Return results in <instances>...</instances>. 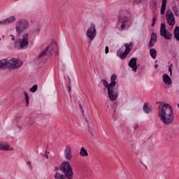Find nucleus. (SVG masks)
Wrapping results in <instances>:
<instances>
[{
	"mask_svg": "<svg viewBox=\"0 0 179 179\" xmlns=\"http://www.w3.org/2000/svg\"><path fill=\"white\" fill-rule=\"evenodd\" d=\"M69 82H71V78H69Z\"/></svg>",
	"mask_w": 179,
	"mask_h": 179,
	"instance_id": "nucleus-52",
	"label": "nucleus"
},
{
	"mask_svg": "<svg viewBox=\"0 0 179 179\" xmlns=\"http://www.w3.org/2000/svg\"><path fill=\"white\" fill-rule=\"evenodd\" d=\"M113 111H114V113H113V117H114V115L115 114V108L113 107Z\"/></svg>",
	"mask_w": 179,
	"mask_h": 179,
	"instance_id": "nucleus-50",
	"label": "nucleus"
},
{
	"mask_svg": "<svg viewBox=\"0 0 179 179\" xmlns=\"http://www.w3.org/2000/svg\"><path fill=\"white\" fill-rule=\"evenodd\" d=\"M139 3H142V0H134L133 5H139Z\"/></svg>",
	"mask_w": 179,
	"mask_h": 179,
	"instance_id": "nucleus-32",
	"label": "nucleus"
},
{
	"mask_svg": "<svg viewBox=\"0 0 179 179\" xmlns=\"http://www.w3.org/2000/svg\"><path fill=\"white\" fill-rule=\"evenodd\" d=\"M48 50H50V45H48L46 48L39 55L38 58H43V57H45L47 55V52H48Z\"/></svg>",
	"mask_w": 179,
	"mask_h": 179,
	"instance_id": "nucleus-26",
	"label": "nucleus"
},
{
	"mask_svg": "<svg viewBox=\"0 0 179 179\" xmlns=\"http://www.w3.org/2000/svg\"><path fill=\"white\" fill-rule=\"evenodd\" d=\"M162 79L165 85H171V83H173V81L171 80V78H170V76L167 73H164L162 76Z\"/></svg>",
	"mask_w": 179,
	"mask_h": 179,
	"instance_id": "nucleus-17",
	"label": "nucleus"
},
{
	"mask_svg": "<svg viewBox=\"0 0 179 179\" xmlns=\"http://www.w3.org/2000/svg\"><path fill=\"white\" fill-rule=\"evenodd\" d=\"M118 23H121L120 29L124 30L127 26L132 24V17L126 11H121L118 15Z\"/></svg>",
	"mask_w": 179,
	"mask_h": 179,
	"instance_id": "nucleus-3",
	"label": "nucleus"
},
{
	"mask_svg": "<svg viewBox=\"0 0 179 179\" xmlns=\"http://www.w3.org/2000/svg\"><path fill=\"white\" fill-rule=\"evenodd\" d=\"M37 89H38L37 85H34L33 87H31L29 89V92H31V93H36V92H37Z\"/></svg>",
	"mask_w": 179,
	"mask_h": 179,
	"instance_id": "nucleus-29",
	"label": "nucleus"
},
{
	"mask_svg": "<svg viewBox=\"0 0 179 179\" xmlns=\"http://www.w3.org/2000/svg\"><path fill=\"white\" fill-rule=\"evenodd\" d=\"M52 44H55V45H56V47H58V43L55 41L52 42Z\"/></svg>",
	"mask_w": 179,
	"mask_h": 179,
	"instance_id": "nucleus-47",
	"label": "nucleus"
},
{
	"mask_svg": "<svg viewBox=\"0 0 179 179\" xmlns=\"http://www.w3.org/2000/svg\"><path fill=\"white\" fill-rule=\"evenodd\" d=\"M166 6H167V0H162L161 15H164V13H166Z\"/></svg>",
	"mask_w": 179,
	"mask_h": 179,
	"instance_id": "nucleus-19",
	"label": "nucleus"
},
{
	"mask_svg": "<svg viewBox=\"0 0 179 179\" xmlns=\"http://www.w3.org/2000/svg\"><path fill=\"white\" fill-rule=\"evenodd\" d=\"M166 16L168 24H169V26H174V24H176V17H174V14H173V11L168 10Z\"/></svg>",
	"mask_w": 179,
	"mask_h": 179,
	"instance_id": "nucleus-10",
	"label": "nucleus"
},
{
	"mask_svg": "<svg viewBox=\"0 0 179 179\" xmlns=\"http://www.w3.org/2000/svg\"><path fill=\"white\" fill-rule=\"evenodd\" d=\"M138 127H139L138 124H135V125H134V131L136 130V129L138 128Z\"/></svg>",
	"mask_w": 179,
	"mask_h": 179,
	"instance_id": "nucleus-44",
	"label": "nucleus"
},
{
	"mask_svg": "<svg viewBox=\"0 0 179 179\" xmlns=\"http://www.w3.org/2000/svg\"><path fill=\"white\" fill-rule=\"evenodd\" d=\"M68 89H69V93H71V92H72V87L71 85H69L68 87Z\"/></svg>",
	"mask_w": 179,
	"mask_h": 179,
	"instance_id": "nucleus-41",
	"label": "nucleus"
},
{
	"mask_svg": "<svg viewBox=\"0 0 179 179\" xmlns=\"http://www.w3.org/2000/svg\"><path fill=\"white\" fill-rule=\"evenodd\" d=\"M43 156L45 157V159H48V155L47 154V150L45 151V154Z\"/></svg>",
	"mask_w": 179,
	"mask_h": 179,
	"instance_id": "nucleus-42",
	"label": "nucleus"
},
{
	"mask_svg": "<svg viewBox=\"0 0 179 179\" xmlns=\"http://www.w3.org/2000/svg\"><path fill=\"white\" fill-rule=\"evenodd\" d=\"M6 20V22L7 23V24H10V23H13L15 22H16V17H15L14 15L10 16Z\"/></svg>",
	"mask_w": 179,
	"mask_h": 179,
	"instance_id": "nucleus-23",
	"label": "nucleus"
},
{
	"mask_svg": "<svg viewBox=\"0 0 179 179\" xmlns=\"http://www.w3.org/2000/svg\"><path fill=\"white\" fill-rule=\"evenodd\" d=\"M14 122L17 123V128H20V129L22 128V126L19 125V124H20V122H22V117L16 116L15 119L14 120Z\"/></svg>",
	"mask_w": 179,
	"mask_h": 179,
	"instance_id": "nucleus-25",
	"label": "nucleus"
},
{
	"mask_svg": "<svg viewBox=\"0 0 179 179\" xmlns=\"http://www.w3.org/2000/svg\"><path fill=\"white\" fill-rule=\"evenodd\" d=\"M154 68L155 69H157V68H159V64H155Z\"/></svg>",
	"mask_w": 179,
	"mask_h": 179,
	"instance_id": "nucleus-48",
	"label": "nucleus"
},
{
	"mask_svg": "<svg viewBox=\"0 0 179 179\" xmlns=\"http://www.w3.org/2000/svg\"><path fill=\"white\" fill-rule=\"evenodd\" d=\"M15 47H20V50H26L29 47V34L23 35L22 38L17 39L15 42Z\"/></svg>",
	"mask_w": 179,
	"mask_h": 179,
	"instance_id": "nucleus-7",
	"label": "nucleus"
},
{
	"mask_svg": "<svg viewBox=\"0 0 179 179\" xmlns=\"http://www.w3.org/2000/svg\"><path fill=\"white\" fill-rule=\"evenodd\" d=\"M169 72H170V75H173V64H171V65L169 67Z\"/></svg>",
	"mask_w": 179,
	"mask_h": 179,
	"instance_id": "nucleus-33",
	"label": "nucleus"
},
{
	"mask_svg": "<svg viewBox=\"0 0 179 179\" xmlns=\"http://www.w3.org/2000/svg\"><path fill=\"white\" fill-rule=\"evenodd\" d=\"M22 62L20 59L15 58L10 59H3L0 60V69H3L4 68H9V69H19L22 65Z\"/></svg>",
	"mask_w": 179,
	"mask_h": 179,
	"instance_id": "nucleus-2",
	"label": "nucleus"
},
{
	"mask_svg": "<svg viewBox=\"0 0 179 179\" xmlns=\"http://www.w3.org/2000/svg\"><path fill=\"white\" fill-rule=\"evenodd\" d=\"M160 36L162 37H164L165 40H171V38L173 37V34H171V32L169 31H166L165 32H162V34H160Z\"/></svg>",
	"mask_w": 179,
	"mask_h": 179,
	"instance_id": "nucleus-18",
	"label": "nucleus"
},
{
	"mask_svg": "<svg viewBox=\"0 0 179 179\" xmlns=\"http://www.w3.org/2000/svg\"><path fill=\"white\" fill-rule=\"evenodd\" d=\"M143 110L145 114H150L153 111V106H149V103H145Z\"/></svg>",
	"mask_w": 179,
	"mask_h": 179,
	"instance_id": "nucleus-15",
	"label": "nucleus"
},
{
	"mask_svg": "<svg viewBox=\"0 0 179 179\" xmlns=\"http://www.w3.org/2000/svg\"><path fill=\"white\" fill-rule=\"evenodd\" d=\"M138 59L136 57L131 58L129 62V66L132 68L134 72L138 71Z\"/></svg>",
	"mask_w": 179,
	"mask_h": 179,
	"instance_id": "nucleus-13",
	"label": "nucleus"
},
{
	"mask_svg": "<svg viewBox=\"0 0 179 179\" xmlns=\"http://www.w3.org/2000/svg\"><path fill=\"white\" fill-rule=\"evenodd\" d=\"M117 83H115L113 85H110V87L107 90L108 96L110 100V101H115L117 99H118L119 90L118 89H115V85Z\"/></svg>",
	"mask_w": 179,
	"mask_h": 179,
	"instance_id": "nucleus-8",
	"label": "nucleus"
},
{
	"mask_svg": "<svg viewBox=\"0 0 179 179\" xmlns=\"http://www.w3.org/2000/svg\"><path fill=\"white\" fill-rule=\"evenodd\" d=\"M105 52H106V54H108V52H110V50H109V48L108 46H106L105 48Z\"/></svg>",
	"mask_w": 179,
	"mask_h": 179,
	"instance_id": "nucleus-39",
	"label": "nucleus"
},
{
	"mask_svg": "<svg viewBox=\"0 0 179 179\" xmlns=\"http://www.w3.org/2000/svg\"><path fill=\"white\" fill-rule=\"evenodd\" d=\"M0 150H13V148H9V144L4 141H0Z\"/></svg>",
	"mask_w": 179,
	"mask_h": 179,
	"instance_id": "nucleus-16",
	"label": "nucleus"
},
{
	"mask_svg": "<svg viewBox=\"0 0 179 179\" xmlns=\"http://www.w3.org/2000/svg\"><path fill=\"white\" fill-rule=\"evenodd\" d=\"M41 30V29H40V27L36 28V31H37L38 33H40V31Z\"/></svg>",
	"mask_w": 179,
	"mask_h": 179,
	"instance_id": "nucleus-46",
	"label": "nucleus"
},
{
	"mask_svg": "<svg viewBox=\"0 0 179 179\" xmlns=\"http://www.w3.org/2000/svg\"><path fill=\"white\" fill-rule=\"evenodd\" d=\"M150 55L152 58V59H156L157 57V51L155 48H151L150 50Z\"/></svg>",
	"mask_w": 179,
	"mask_h": 179,
	"instance_id": "nucleus-22",
	"label": "nucleus"
},
{
	"mask_svg": "<svg viewBox=\"0 0 179 179\" xmlns=\"http://www.w3.org/2000/svg\"><path fill=\"white\" fill-rule=\"evenodd\" d=\"M124 46L125 47L124 51V48H121L117 51V56L119 57L120 59H125V58L128 57V55L132 51V48H134V43L132 42L124 43Z\"/></svg>",
	"mask_w": 179,
	"mask_h": 179,
	"instance_id": "nucleus-5",
	"label": "nucleus"
},
{
	"mask_svg": "<svg viewBox=\"0 0 179 179\" xmlns=\"http://www.w3.org/2000/svg\"><path fill=\"white\" fill-rule=\"evenodd\" d=\"M60 171L64 173L66 178L73 179V169L68 161L63 162L60 165Z\"/></svg>",
	"mask_w": 179,
	"mask_h": 179,
	"instance_id": "nucleus-4",
	"label": "nucleus"
},
{
	"mask_svg": "<svg viewBox=\"0 0 179 179\" xmlns=\"http://www.w3.org/2000/svg\"><path fill=\"white\" fill-rule=\"evenodd\" d=\"M79 107H80V109L81 110V113L83 115H85V110H83V106L80 103Z\"/></svg>",
	"mask_w": 179,
	"mask_h": 179,
	"instance_id": "nucleus-35",
	"label": "nucleus"
},
{
	"mask_svg": "<svg viewBox=\"0 0 179 179\" xmlns=\"http://www.w3.org/2000/svg\"><path fill=\"white\" fill-rule=\"evenodd\" d=\"M86 122H87L88 131L91 134L92 136H93V129L89 125V120H87V119H86Z\"/></svg>",
	"mask_w": 179,
	"mask_h": 179,
	"instance_id": "nucleus-30",
	"label": "nucleus"
},
{
	"mask_svg": "<svg viewBox=\"0 0 179 179\" xmlns=\"http://www.w3.org/2000/svg\"><path fill=\"white\" fill-rule=\"evenodd\" d=\"M59 170H61V166L55 167L54 169V171H55V173H57V171H58Z\"/></svg>",
	"mask_w": 179,
	"mask_h": 179,
	"instance_id": "nucleus-38",
	"label": "nucleus"
},
{
	"mask_svg": "<svg viewBox=\"0 0 179 179\" xmlns=\"http://www.w3.org/2000/svg\"><path fill=\"white\" fill-rule=\"evenodd\" d=\"M99 87H101V85H100V84H99Z\"/></svg>",
	"mask_w": 179,
	"mask_h": 179,
	"instance_id": "nucleus-53",
	"label": "nucleus"
},
{
	"mask_svg": "<svg viewBox=\"0 0 179 179\" xmlns=\"http://www.w3.org/2000/svg\"><path fill=\"white\" fill-rule=\"evenodd\" d=\"M24 94L25 96V101H26V106H29V103L30 101V97L29 96V94L27 92H24Z\"/></svg>",
	"mask_w": 179,
	"mask_h": 179,
	"instance_id": "nucleus-28",
	"label": "nucleus"
},
{
	"mask_svg": "<svg viewBox=\"0 0 179 179\" xmlns=\"http://www.w3.org/2000/svg\"><path fill=\"white\" fill-rule=\"evenodd\" d=\"M157 20V18H156V17H154L152 18V24H151V27H155V24H156Z\"/></svg>",
	"mask_w": 179,
	"mask_h": 179,
	"instance_id": "nucleus-31",
	"label": "nucleus"
},
{
	"mask_svg": "<svg viewBox=\"0 0 179 179\" xmlns=\"http://www.w3.org/2000/svg\"><path fill=\"white\" fill-rule=\"evenodd\" d=\"M172 10L173 12V13H175L176 12L178 11V7H177V6H175L172 8Z\"/></svg>",
	"mask_w": 179,
	"mask_h": 179,
	"instance_id": "nucleus-34",
	"label": "nucleus"
},
{
	"mask_svg": "<svg viewBox=\"0 0 179 179\" xmlns=\"http://www.w3.org/2000/svg\"><path fill=\"white\" fill-rule=\"evenodd\" d=\"M27 166H29L30 170H33V167L31 166V162H27Z\"/></svg>",
	"mask_w": 179,
	"mask_h": 179,
	"instance_id": "nucleus-37",
	"label": "nucleus"
},
{
	"mask_svg": "<svg viewBox=\"0 0 179 179\" xmlns=\"http://www.w3.org/2000/svg\"><path fill=\"white\" fill-rule=\"evenodd\" d=\"M166 31H169V30H167L166 29V24L164 23H161V28H160V34H162V33H164Z\"/></svg>",
	"mask_w": 179,
	"mask_h": 179,
	"instance_id": "nucleus-27",
	"label": "nucleus"
},
{
	"mask_svg": "<svg viewBox=\"0 0 179 179\" xmlns=\"http://www.w3.org/2000/svg\"><path fill=\"white\" fill-rule=\"evenodd\" d=\"M80 156L82 157H86L89 156V153L87 152V150L85 147H82L80 150Z\"/></svg>",
	"mask_w": 179,
	"mask_h": 179,
	"instance_id": "nucleus-20",
	"label": "nucleus"
},
{
	"mask_svg": "<svg viewBox=\"0 0 179 179\" xmlns=\"http://www.w3.org/2000/svg\"><path fill=\"white\" fill-rule=\"evenodd\" d=\"M66 178V176L59 173V171H56L54 175L55 179H65Z\"/></svg>",
	"mask_w": 179,
	"mask_h": 179,
	"instance_id": "nucleus-21",
	"label": "nucleus"
},
{
	"mask_svg": "<svg viewBox=\"0 0 179 179\" xmlns=\"http://www.w3.org/2000/svg\"><path fill=\"white\" fill-rule=\"evenodd\" d=\"M0 24H1L2 26L7 24L6 20L4 19V20L0 21Z\"/></svg>",
	"mask_w": 179,
	"mask_h": 179,
	"instance_id": "nucleus-36",
	"label": "nucleus"
},
{
	"mask_svg": "<svg viewBox=\"0 0 179 179\" xmlns=\"http://www.w3.org/2000/svg\"><path fill=\"white\" fill-rule=\"evenodd\" d=\"M30 125H31V127H37V123H36V122H33L30 123Z\"/></svg>",
	"mask_w": 179,
	"mask_h": 179,
	"instance_id": "nucleus-40",
	"label": "nucleus"
},
{
	"mask_svg": "<svg viewBox=\"0 0 179 179\" xmlns=\"http://www.w3.org/2000/svg\"><path fill=\"white\" fill-rule=\"evenodd\" d=\"M173 34L176 40L179 41V27L176 26L175 27V29L173 31Z\"/></svg>",
	"mask_w": 179,
	"mask_h": 179,
	"instance_id": "nucleus-24",
	"label": "nucleus"
},
{
	"mask_svg": "<svg viewBox=\"0 0 179 179\" xmlns=\"http://www.w3.org/2000/svg\"><path fill=\"white\" fill-rule=\"evenodd\" d=\"M0 41H1V38H0Z\"/></svg>",
	"mask_w": 179,
	"mask_h": 179,
	"instance_id": "nucleus-55",
	"label": "nucleus"
},
{
	"mask_svg": "<svg viewBox=\"0 0 179 179\" xmlns=\"http://www.w3.org/2000/svg\"><path fill=\"white\" fill-rule=\"evenodd\" d=\"M87 37L93 41L94 38H96L97 34V31L96 30V26L94 23H91L90 27L87 30Z\"/></svg>",
	"mask_w": 179,
	"mask_h": 179,
	"instance_id": "nucleus-9",
	"label": "nucleus"
},
{
	"mask_svg": "<svg viewBox=\"0 0 179 179\" xmlns=\"http://www.w3.org/2000/svg\"><path fill=\"white\" fill-rule=\"evenodd\" d=\"M30 27V22L27 20H19L15 25V31L17 36H20L24 30Z\"/></svg>",
	"mask_w": 179,
	"mask_h": 179,
	"instance_id": "nucleus-6",
	"label": "nucleus"
},
{
	"mask_svg": "<svg viewBox=\"0 0 179 179\" xmlns=\"http://www.w3.org/2000/svg\"><path fill=\"white\" fill-rule=\"evenodd\" d=\"M10 37H11V40H12L13 41H15V36H13V35H10Z\"/></svg>",
	"mask_w": 179,
	"mask_h": 179,
	"instance_id": "nucleus-43",
	"label": "nucleus"
},
{
	"mask_svg": "<svg viewBox=\"0 0 179 179\" xmlns=\"http://www.w3.org/2000/svg\"><path fill=\"white\" fill-rule=\"evenodd\" d=\"M116 80H117V75L113 74L110 77V83L108 84V82H107V80H106L105 79H103L101 82L104 87L108 90V87H110V85L113 86L115 83H117Z\"/></svg>",
	"mask_w": 179,
	"mask_h": 179,
	"instance_id": "nucleus-11",
	"label": "nucleus"
},
{
	"mask_svg": "<svg viewBox=\"0 0 179 179\" xmlns=\"http://www.w3.org/2000/svg\"><path fill=\"white\" fill-rule=\"evenodd\" d=\"M157 42V34L152 32L151 34V37L150 39V42L148 43V48H152L155 47V44Z\"/></svg>",
	"mask_w": 179,
	"mask_h": 179,
	"instance_id": "nucleus-12",
	"label": "nucleus"
},
{
	"mask_svg": "<svg viewBox=\"0 0 179 179\" xmlns=\"http://www.w3.org/2000/svg\"><path fill=\"white\" fill-rule=\"evenodd\" d=\"M64 157L66 160H72V148L71 145H66L64 150Z\"/></svg>",
	"mask_w": 179,
	"mask_h": 179,
	"instance_id": "nucleus-14",
	"label": "nucleus"
},
{
	"mask_svg": "<svg viewBox=\"0 0 179 179\" xmlns=\"http://www.w3.org/2000/svg\"><path fill=\"white\" fill-rule=\"evenodd\" d=\"M157 62V60L155 61V63Z\"/></svg>",
	"mask_w": 179,
	"mask_h": 179,
	"instance_id": "nucleus-54",
	"label": "nucleus"
},
{
	"mask_svg": "<svg viewBox=\"0 0 179 179\" xmlns=\"http://www.w3.org/2000/svg\"><path fill=\"white\" fill-rule=\"evenodd\" d=\"M50 57H52V49L50 51Z\"/></svg>",
	"mask_w": 179,
	"mask_h": 179,
	"instance_id": "nucleus-49",
	"label": "nucleus"
},
{
	"mask_svg": "<svg viewBox=\"0 0 179 179\" xmlns=\"http://www.w3.org/2000/svg\"><path fill=\"white\" fill-rule=\"evenodd\" d=\"M158 115L164 125H170L174 122L173 106L169 103L161 105V110H159Z\"/></svg>",
	"mask_w": 179,
	"mask_h": 179,
	"instance_id": "nucleus-1",
	"label": "nucleus"
},
{
	"mask_svg": "<svg viewBox=\"0 0 179 179\" xmlns=\"http://www.w3.org/2000/svg\"><path fill=\"white\" fill-rule=\"evenodd\" d=\"M174 14H175L176 16L178 17L179 16V11L178 10V11L175 12Z\"/></svg>",
	"mask_w": 179,
	"mask_h": 179,
	"instance_id": "nucleus-45",
	"label": "nucleus"
},
{
	"mask_svg": "<svg viewBox=\"0 0 179 179\" xmlns=\"http://www.w3.org/2000/svg\"><path fill=\"white\" fill-rule=\"evenodd\" d=\"M129 148L130 150H132L134 147H132V145H129Z\"/></svg>",
	"mask_w": 179,
	"mask_h": 179,
	"instance_id": "nucleus-51",
	"label": "nucleus"
}]
</instances>
